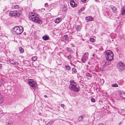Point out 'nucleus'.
I'll use <instances>...</instances> for the list:
<instances>
[{"mask_svg":"<svg viewBox=\"0 0 125 125\" xmlns=\"http://www.w3.org/2000/svg\"><path fill=\"white\" fill-rule=\"evenodd\" d=\"M1 64H0V69L1 68Z\"/></svg>","mask_w":125,"mask_h":125,"instance_id":"39","label":"nucleus"},{"mask_svg":"<svg viewBox=\"0 0 125 125\" xmlns=\"http://www.w3.org/2000/svg\"><path fill=\"white\" fill-rule=\"evenodd\" d=\"M10 63L11 64H12L13 65H14L16 64V63L12 60H9Z\"/></svg>","mask_w":125,"mask_h":125,"instance_id":"26","label":"nucleus"},{"mask_svg":"<svg viewBox=\"0 0 125 125\" xmlns=\"http://www.w3.org/2000/svg\"><path fill=\"white\" fill-rule=\"evenodd\" d=\"M72 71L74 73H76V70L75 68H73L72 69Z\"/></svg>","mask_w":125,"mask_h":125,"instance_id":"27","label":"nucleus"},{"mask_svg":"<svg viewBox=\"0 0 125 125\" xmlns=\"http://www.w3.org/2000/svg\"><path fill=\"white\" fill-rule=\"evenodd\" d=\"M90 41L91 42H94V39L93 38H90Z\"/></svg>","mask_w":125,"mask_h":125,"instance_id":"24","label":"nucleus"},{"mask_svg":"<svg viewBox=\"0 0 125 125\" xmlns=\"http://www.w3.org/2000/svg\"><path fill=\"white\" fill-rule=\"evenodd\" d=\"M61 105V107H62L63 109H64V105L63 104H62Z\"/></svg>","mask_w":125,"mask_h":125,"instance_id":"36","label":"nucleus"},{"mask_svg":"<svg viewBox=\"0 0 125 125\" xmlns=\"http://www.w3.org/2000/svg\"><path fill=\"white\" fill-rule=\"evenodd\" d=\"M68 36L67 35H65L62 37V39H63V40H65L66 41H69L68 39Z\"/></svg>","mask_w":125,"mask_h":125,"instance_id":"17","label":"nucleus"},{"mask_svg":"<svg viewBox=\"0 0 125 125\" xmlns=\"http://www.w3.org/2000/svg\"><path fill=\"white\" fill-rule=\"evenodd\" d=\"M19 49L20 50V51L22 53L24 52V50L22 48L20 47H19Z\"/></svg>","mask_w":125,"mask_h":125,"instance_id":"23","label":"nucleus"},{"mask_svg":"<svg viewBox=\"0 0 125 125\" xmlns=\"http://www.w3.org/2000/svg\"><path fill=\"white\" fill-rule=\"evenodd\" d=\"M61 20H62L61 18H58L55 20V22L57 23H58Z\"/></svg>","mask_w":125,"mask_h":125,"instance_id":"16","label":"nucleus"},{"mask_svg":"<svg viewBox=\"0 0 125 125\" xmlns=\"http://www.w3.org/2000/svg\"><path fill=\"white\" fill-rule=\"evenodd\" d=\"M104 54L107 60L111 61L113 60L114 54L111 51L109 50L106 51L104 52Z\"/></svg>","mask_w":125,"mask_h":125,"instance_id":"1","label":"nucleus"},{"mask_svg":"<svg viewBox=\"0 0 125 125\" xmlns=\"http://www.w3.org/2000/svg\"><path fill=\"white\" fill-rule=\"evenodd\" d=\"M82 2L84 3L86 1V0H81Z\"/></svg>","mask_w":125,"mask_h":125,"instance_id":"37","label":"nucleus"},{"mask_svg":"<svg viewBox=\"0 0 125 125\" xmlns=\"http://www.w3.org/2000/svg\"><path fill=\"white\" fill-rule=\"evenodd\" d=\"M67 49V50L68 51L70 52L71 53H73V49H72L69 48H66Z\"/></svg>","mask_w":125,"mask_h":125,"instance_id":"19","label":"nucleus"},{"mask_svg":"<svg viewBox=\"0 0 125 125\" xmlns=\"http://www.w3.org/2000/svg\"><path fill=\"white\" fill-rule=\"evenodd\" d=\"M83 119V117L82 116H79L78 118V120L79 122H81L82 121Z\"/></svg>","mask_w":125,"mask_h":125,"instance_id":"20","label":"nucleus"},{"mask_svg":"<svg viewBox=\"0 0 125 125\" xmlns=\"http://www.w3.org/2000/svg\"><path fill=\"white\" fill-rule=\"evenodd\" d=\"M29 19L33 21H34L39 23H42V21L39 20L38 17L36 16L34 13H32L30 15Z\"/></svg>","mask_w":125,"mask_h":125,"instance_id":"2","label":"nucleus"},{"mask_svg":"<svg viewBox=\"0 0 125 125\" xmlns=\"http://www.w3.org/2000/svg\"><path fill=\"white\" fill-rule=\"evenodd\" d=\"M110 63V62H107L105 61H104L101 62V66L103 68H104L108 65Z\"/></svg>","mask_w":125,"mask_h":125,"instance_id":"9","label":"nucleus"},{"mask_svg":"<svg viewBox=\"0 0 125 125\" xmlns=\"http://www.w3.org/2000/svg\"><path fill=\"white\" fill-rule=\"evenodd\" d=\"M112 86L113 87H117L118 86V85L116 83L114 84Z\"/></svg>","mask_w":125,"mask_h":125,"instance_id":"29","label":"nucleus"},{"mask_svg":"<svg viewBox=\"0 0 125 125\" xmlns=\"http://www.w3.org/2000/svg\"><path fill=\"white\" fill-rule=\"evenodd\" d=\"M28 82L33 89H34L36 88V83L35 81L32 79H29L28 80Z\"/></svg>","mask_w":125,"mask_h":125,"instance_id":"5","label":"nucleus"},{"mask_svg":"<svg viewBox=\"0 0 125 125\" xmlns=\"http://www.w3.org/2000/svg\"><path fill=\"white\" fill-rule=\"evenodd\" d=\"M70 85H76V83L74 82V81L73 80H71L70 81Z\"/></svg>","mask_w":125,"mask_h":125,"instance_id":"21","label":"nucleus"},{"mask_svg":"<svg viewBox=\"0 0 125 125\" xmlns=\"http://www.w3.org/2000/svg\"><path fill=\"white\" fill-rule=\"evenodd\" d=\"M72 55L71 54H70L68 56H67V58L68 59H70L72 58Z\"/></svg>","mask_w":125,"mask_h":125,"instance_id":"30","label":"nucleus"},{"mask_svg":"<svg viewBox=\"0 0 125 125\" xmlns=\"http://www.w3.org/2000/svg\"><path fill=\"white\" fill-rule=\"evenodd\" d=\"M91 101L92 102H94L95 101V100L94 98H93L91 99Z\"/></svg>","mask_w":125,"mask_h":125,"instance_id":"33","label":"nucleus"},{"mask_svg":"<svg viewBox=\"0 0 125 125\" xmlns=\"http://www.w3.org/2000/svg\"><path fill=\"white\" fill-rule=\"evenodd\" d=\"M46 4H47L45 3V5H46Z\"/></svg>","mask_w":125,"mask_h":125,"instance_id":"44","label":"nucleus"},{"mask_svg":"<svg viewBox=\"0 0 125 125\" xmlns=\"http://www.w3.org/2000/svg\"><path fill=\"white\" fill-rule=\"evenodd\" d=\"M72 47H75V45H74V44L72 45Z\"/></svg>","mask_w":125,"mask_h":125,"instance_id":"41","label":"nucleus"},{"mask_svg":"<svg viewBox=\"0 0 125 125\" xmlns=\"http://www.w3.org/2000/svg\"><path fill=\"white\" fill-rule=\"evenodd\" d=\"M92 56H93V57L94 56V54H92Z\"/></svg>","mask_w":125,"mask_h":125,"instance_id":"42","label":"nucleus"},{"mask_svg":"<svg viewBox=\"0 0 125 125\" xmlns=\"http://www.w3.org/2000/svg\"><path fill=\"white\" fill-rule=\"evenodd\" d=\"M86 20L88 21H92L93 20V19L92 17L91 16H88L86 17Z\"/></svg>","mask_w":125,"mask_h":125,"instance_id":"14","label":"nucleus"},{"mask_svg":"<svg viewBox=\"0 0 125 125\" xmlns=\"http://www.w3.org/2000/svg\"><path fill=\"white\" fill-rule=\"evenodd\" d=\"M121 14L123 15L125 14V6L123 7L121 9Z\"/></svg>","mask_w":125,"mask_h":125,"instance_id":"12","label":"nucleus"},{"mask_svg":"<svg viewBox=\"0 0 125 125\" xmlns=\"http://www.w3.org/2000/svg\"><path fill=\"white\" fill-rule=\"evenodd\" d=\"M88 52H85L83 56L81 59V61L83 62H84L88 59Z\"/></svg>","mask_w":125,"mask_h":125,"instance_id":"8","label":"nucleus"},{"mask_svg":"<svg viewBox=\"0 0 125 125\" xmlns=\"http://www.w3.org/2000/svg\"><path fill=\"white\" fill-rule=\"evenodd\" d=\"M42 39L45 40H46L49 39V36L47 35H45L42 37Z\"/></svg>","mask_w":125,"mask_h":125,"instance_id":"18","label":"nucleus"},{"mask_svg":"<svg viewBox=\"0 0 125 125\" xmlns=\"http://www.w3.org/2000/svg\"><path fill=\"white\" fill-rule=\"evenodd\" d=\"M14 8L15 9H18L19 8V7L18 5H16L14 6Z\"/></svg>","mask_w":125,"mask_h":125,"instance_id":"28","label":"nucleus"},{"mask_svg":"<svg viewBox=\"0 0 125 125\" xmlns=\"http://www.w3.org/2000/svg\"><path fill=\"white\" fill-rule=\"evenodd\" d=\"M12 29L13 32H15V34L17 35L21 34L23 31V29L21 26L20 27L18 26H15Z\"/></svg>","mask_w":125,"mask_h":125,"instance_id":"3","label":"nucleus"},{"mask_svg":"<svg viewBox=\"0 0 125 125\" xmlns=\"http://www.w3.org/2000/svg\"><path fill=\"white\" fill-rule=\"evenodd\" d=\"M123 38H124V39L125 40V35H124V36H123Z\"/></svg>","mask_w":125,"mask_h":125,"instance_id":"40","label":"nucleus"},{"mask_svg":"<svg viewBox=\"0 0 125 125\" xmlns=\"http://www.w3.org/2000/svg\"><path fill=\"white\" fill-rule=\"evenodd\" d=\"M110 8L112 9L114 13H115L117 12V8L113 6H111Z\"/></svg>","mask_w":125,"mask_h":125,"instance_id":"10","label":"nucleus"},{"mask_svg":"<svg viewBox=\"0 0 125 125\" xmlns=\"http://www.w3.org/2000/svg\"><path fill=\"white\" fill-rule=\"evenodd\" d=\"M85 75L89 77H92V75L89 73H86L85 74Z\"/></svg>","mask_w":125,"mask_h":125,"instance_id":"22","label":"nucleus"},{"mask_svg":"<svg viewBox=\"0 0 125 125\" xmlns=\"http://www.w3.org/2000/svg\"><path fill=\"white\" fill-rule=\"evenodd\" d=\"M3 83V81L1 80H0V86L1 84Z\"/></svg>","mask_w":125,"mask_h":125,"instance_id":"34","label":"nucleus"},{"mask_svg":"<svg viewBox=\"0 0 125 125\" xmlns=\"http://www.w3.org/2000/svg\"><path fill=\"white\" fill-rule=\"evenodd\" d=\"M22 14L21 10L11 11L10 12V16L19 17Z\"/></svg>","mask_w":125,"mask_h":125,"instance_id":"4","label":"nucleus"},{"mask_svg":"<svg viewBox=\"0 0 125 125\" xmlns=\"http://www.w3.org/2000/svg\"><path fill=\"white\" fill-rule=\"evenodd\" d=\"M70 3L71 6L73 7H75L76 6V4H75L73 0H71Z\"/></svg>","mask_w":125,"mask_h":125,"instance_id":"11","label":"nucleus"},{"mask_svg":"<svg viewBox=\"0 0 125 125\" xmlns=\"http://www.w3.org/2000/svg\"><path fill=\"white\" fill-rule=\"evenodd\" d=\"M67 9V7H64L63 8L62 10L63 11H66Z\"/></svg>","mask_w":125,"mask_h":125,"instance_id":"25","label":"nucleus"},{"mask_svg":"<svg viewBox=\"0 0 125 125\" xmlns=\"http://www.w3.org/2000/svg\"><path fill=\"white\" fill-rule=\"evenodd\" d=\"M121 124V123L120 122V123H119V125H120Z\"/></svg>","mask_w":125,"mask_h":125,"instance_id":"43","label":"nucleus"},{"mask_svg":"<svg viewBox=\"0 0 125 125\" xmlns=\"http://www.w3.org/2000/svg\"><path fill=\"white\" fill-rule=\"evenodd\" d=\"M117 68L121 70H123L125 67L123 63L121 62H119L117 65Z\"/></svg>","mask_w":125,"mask_h":125,"instance_id":"7","label":"nucleus"},{"mask_svg":"<svg viewBox=\"0 0 125 125\" xmlns=\"http://www.w3.org/2000/svg\"><path fill=\"white\" fill-rule=\"evenodd\" d=\"M37 58L36 57H33L32 58V59L33 60H36L37 59Z\"/></svg>","mask_w":125,"mask_h":125,"instance_id":"31","label":"nucleus"},{"mask_svg":"<svg viewBox=\"0 0 125 125\" xmlns=\"http://www.w3.org/2000/svg\"><path fill=\"white\" fill-rule=\"evenodd\" d=\"M84 8L83 7V8H82L80 10L81 11H83V10H84Z\"/></svg>","mask_w":125,"mask_h":125,"instance_id":"35","label":"nucleus"},{"mask_svg":"<svg viewBox=\"0 0 125 125\" xmlns=\"http://www.w3.org/2000/svg\"><path fill=\"white\" fill-rule=\"evenodd\" d=\"M44 97H45V98H47V96H46V95H44Z\"/></svg>","mask_w":125,"mask_h":125,"instance_id":"38","label":"nucleus"},{"mask_svg":"<svg viewBox=\"0 0 125 125\" xmlns=\"http://www.w3.org/2000/svg\"><path fill=\"white\" fill-rule=\"evenodd\" d=\"M66 69L67 70H69L70 69V67L69 66H67L66 67Z\"/></svg>","mask_w":125,"mask_h":125,"instance_id":"32","label":"nucleus"},{"mask_svg":"<svg viewBox=\"0 0 125 125\" xmlns=\"http://www.w3.org/2000/svg\"><path fill=\"white\" fill-rule=\"evenodd\" d=\"M81 26L80 25H76L75 27L76 30L77 31H79L81 30Z\"/></svg>","mask_w":125,"mask_h":125,"instance_id":"15","label":"nucleus"},{"mask_svg":"<svg viewBox=\"0 0 125 125\" xmlns=\"http://www.w3.org/2000/svg\"><path fill=\"white\" fill-rule=\"evenodd\" d=\"M119 95L122 98L125 99V93L120 92L119 93Z\"/></svg>","mask_w":125,"mask_h":125,"instance_id":"13","label":"nucleus"},{"mask_svg":"<svg viewBox=\"0 0 125 125\" xmlns=\"http://www.w3.org/2000/svg\"><path fill=\"white\" fill-rule=\"evenodd\" d=\"M76 85H70L69 88L71 90L76 92H78L79 91V89L76 86Z\"/></svg>","mask_w":125,"mask_h":125,"instance_id":"6","label":"nucleus"}]
</instances>
